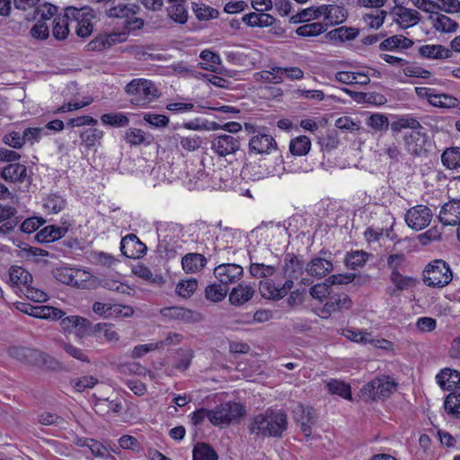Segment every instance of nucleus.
<instances>
[{
    "label": "nucleus",
    "instance_id": "1",
    "mask_svg": "<svg viewBox=\"0 0 460 460\" xmlns=\"http://www.w3.org/2000/svg\"><path fill=\"white\" fill-rule=\"evenodd\" d=\"M288 425L287 414L281 410L268 409L254 416L249 425L251 433L262 437H281Z\"/></svg>",
    "mask_w": 460,
    "mask_h": 460
},
{
    "label": "nucleus",
    "instance_id": "2",
    "mask_svg": "<svg viewBox=\"0 0 460 460\" xmlns=\"http://www.w3.org/2000/svg\"><path fill=\"white\" fill-rule=\"evenodd\" d=\"M126 93L130 96L129 102L135 106L146 107L160 96L155 84L146 79H133L125 87Z\"/></svg>",
    "mask_w": 460,
    "mask_h": 460
},
{
    "label": "nucleus",
    "instance_id": "3",
    "mask_svg": "<svg viewBox=\"0 0 460 460\" xmlns=\"http://www.w3.org/2000/svg\"><path fill=\"white\" fill-rule=\"evenodd\" d=\"M397 384L388 376H381L365 384L359 391V397L366 402L385 400L395 390Z\"/></svg>",
    "mask_w": 460,
    "mask_h": 460
},
{
    "label": "nucleus",
    "instance_id": "4",
    "mask_svg": "<svg viewBox=\"0 0 460 460\" xmlns=\"http://www.w3.org/2000/svg\"><path fill=\"white\" fill-rule=\"evenodd\" d=\"M452 278V270L443 260L432 261L423 270V282L430 288H443L450 283Z\"/></svg>",
    "mask_w": 460,
    "mask_h": 460
},
{
    "label": "nucleus",
    "instance_id": "5",
    "mask_svg": "<svg viewBox=\"0 0 460 460\" xmlns=\"http://www.w3.org/2000/svg\"><path fill=\"white\" fill-rule=\"evenodd\" d=\"M244 408L241 403L228 402L211 410V423L215 426L228 424L244 414Z\"/></svg>",
    "mask_w": 460,
    "mask_h": 460
},
{
    "label": "nucleus",
    "instance_id": "6",
    "mask_svg": "<svg viewBox=\"0 0 460 460\" xmlns=\"http://www.w3.org/2000/svg\"><path fill=\"white\" fill-rule=\"evenodd\" d=\"M8 355L23 364L40 366L47 362L48 355L35 349L13 346L8 349Z\"/></svg>",
    "mask_w": 460,
    "mask_h": 460
},
{
    "label": "nucleus",
    "instance_id": "7",
    "mask_svg": "<svg viewBox=\"0 0 460 460\" xmlns=\"http://www.w3.org/2000/svg\"><path fill=\"white\" fill-rule=\"evenodd\" d=\"M240 146L239 138L229 134L217 135L211 140V150L220 157L236 153Z\"/></svg>",
    "mask_w": 460,
    "mask_h": 460
},
{
    "label": "nucleus",
    "instance_id": "8",
    "mask_svg": "<svg viewBox=\"0 0 460 460\" xmlns=\"http://www.w3.org/2000/svg\"><path fill=\"white\" fill-rule=\"evenodd\" d=\"M81 16V10L75 7H67L62 16L55 17L53 21V36L58 40H65L69 33V25L72 18L79 19Z\"/></svg>",
    "mask_w": 460,
    "mask_h": 460
},
{
    "label": "nucleus",
    "instance_id": "9",
    "mask_svg": "<svg viewBox=\"0 0 460 460\" xmlns=\"http://www.w3.org/2000/svg\"><path fill=\"white\" fill-rule=\"evenodd\" d=\"M431 210L423 205H419L408 209L405 214V222L414 230H421L430 223Z\"/></svg>",
    "mask_w": 460,
    "mask_h": 460
},
{
    "label": "nucleus",
    "instance_id": "10",
    "mask_svg": "<svg viewBox=\"0 0 460 460\" xmlns=\"http://www.w3.org/2000/svg\"><path fill=\"white\" fill-rule=\"evenodd\" d=\"M214 275L220 284L228 288L241 279L243 269L236 263H223L214 269Z\"/></svg>",
    "mask_w": 460,
    "mask_h": 460
},
{
    "label": "nucleus",
    "instance_id": "11",
    "mask_svg": "<svg viewBox=\"0 0 460 460\" xmlns=\"http://www.w3.org/2000/svg\"><path fill=\"white\" fill-rule=\"evenodd\" d=\"M127 40L125 32L100 33L86 45L88 51H102Z\"/></svg>",
    "mask_w": 460,
    "mask_h": 460
},
{
    "label": "nucleus",
    "instance_id": "12",
    "mask_svg": "<svg viewBox=\"0 0 460 460\" xmlns=\"http://www.w3.org/2000/svg\"><path fill=\"white\" fill-rule=\"evenodd\" d=\"M351 305L352 301L347 294L341 293L330 295L327 302L320 310V316L323 318H328L333 313L349 310Z\"/></svg>",
    "mask_w": 460,
    "mask_h": 460
},
{
    "label": "nucleus",
    "instance_id": "13",
    "mask_svg": "<svg viewBox=\"0 0 460 460\" xmlns=\"http://www.w3.org/2000/svg\"><path fill=\"white\" fill-rule=\"evenodd\" d=\"M294 419L296 422L300 423L301 430L305 437H310L312 434V426L317 420V414L315 410L310 406H304L297 404L294 411Z\"/></svg>",
    "mask_w": 460,
    "mask_h": 460
},
{
    "label": "nucleus",
    "instance_id": "14",
    "mask_svg": "<svg viewBox=\"0 0 460 460\" xmlns=\"http://www.w3.org/2000/svg\"><path fill=\"white\" fill-rule=\"evenodd\" d=\"M391 13L394 15V22L402 29L412 27L420 21L419 12L402 6L400 2L395 4Z\"/></svg>",
    "mask_w": 460,
    "mask_h": 460
},
{
    "label": "nucleus",
    "instance_id": "15",
    "mask_svg": "<svg viewBox=\"0 0 460 460\" xmlns=\"http://www.w3.org/2000/svg\"><path fill=\"white\" fill-rule=\"evenodd\" d=\"M146 246L136 234H128L121 239L120 251L127 258L137 259L146 252Z\"/></svg>",
    "mask_w": 460,
    "mask_h": 460
},
{
    "label": "nucleus",
    "instance_id": "16",
    "mask_svg": "<svg viewBox=\"0 0 460 460\" xmlns=\"http://www.w3.org/2000/svg\"><path fill=\"white\" fill-rule=\"evenodd\" d=\"M439 221L445 226H456L460 223V199L445 203L440 209Z\"/></svg>",
    "mask_w": 460,
    "mask_h": 460
},
{
    "label": "nucleus",
    "instance_id": "17",
    "mask_svg": "<svg viewBox=\"0 0 460 460\" xmlns=\"http://www.w3.org/2000/svg\"><path fill=\"white\" fill-rule=\"evenodd\" d=\"M277 147L275 139L268 134L259 133L253 136L249 141L250 152L254 154H269Z\"/></svg>",
    "mask_w": 460,
    "mask_h": 460
},
{
    "label": "nucleus",
    "instance_id": "18",
    "mask_svg": "<svg viewBox=\"0 0 460 460\" xmlns=\"http://www.w3.org/2000/svg\"><path fill=\"white\" fill-rule=\"evenodd\" d=\"M428 136L420 131H413L404 136V144L407 151L413 155L420 156L426 152Z\"/></svg>",
    "mask_w": 460,
    "mask_h": 460
},
{
    "label": "nucleus",
    "instance_id": "19",
    "mask_svg": "<svg viewBox=\"0 0 460 460\" xmlns=\"http://www.w3.org/2000/svg\"><path fill=\"white\" fill-rule=\"evenodd\" d=\"M255 293V288L244 282L239 283L229 293V302L235 306H241L250 301Z\"/></svg>",
    "mask_w": 460,
    "mask_h": 460
},
{
    "label": "nucleus",
    "instance_id": "20",
    "mask_svg": "<svg viewBox=\"0 0 460 460\" xmlns=\"http://www.w3.org/2000/svg\"><path fill=\"white\" fill-rule=\"evenodd\" d=\"M333 270L332 261L323 257L313 258L305 266V271L308 275L322 279Z\"/></svg>",
    "mask_w": 460,
    "mask_h": 460
},
{
    "label": "nucleus",
    "instance_id": "21",
    "mask_svg": "<svg viewBox=\"0 0 460 460\" xmlns=\"http://www.w3.org/2000/svg\"><path fill=\"white\" fill-rule=\"evenodd\" d=\"M437 383L446 391H454L460 388V372L444 368L436 376Z\"/></svg>",
    "mask_w": 460,
    "mask_h": 460
},
{
    "label": "nucleus",
    "instance_id": "22",
    "mask_svg": "<svg viewBox=\"0 0 460 460\" xmlns=\"http://www.w3.org/2000/svg\"><path fill=\"white\" fill-rule=\"evenodd\" d=\"M27 176V167L19 163L8 164L1 170V177L9 182H23Z\"/></svg>",
    "mask_w": 460,
    "mask_h": 460
},
{
    "label": "nucleus",
    "instance_id": "23",
    "mask_svg": "<svg viewBox=\"0 0 460 460\" xmlns=\"http://www.w3.org/2000/svg\"><path fill=\"white\" fill-rule=\"evenodd\" d=\"M323 9L324 20L332 25L341 24L348 18V11L343 5L337 4H323L320 6Z\"/></svg>",
    "mask_w": 460,
    "mask_h": 460
},
{
    "label": "nucleus",
    "instance_id": "24",
    "mask_svg": "<svg viewBox=\"0 0 460 460\" xmlns=\"http://www.w3.org/2000/svg\"><path fill=\"white\" fill-rule=\"evenodd\" d=\"M412 40L398 34L386 38L379 44L382 51H395L398 49H408L413 46Z\"/></svg>",
    "mask_w": 460,
    "mask_h": 460
},
{
    "label": "nucleus",
    "instance_id": "25",
    "mask_svg": "<svg viewBox=\"0 0 460 460\" xmlns=\"http://www.w3.org/2000/svg\"><path fill=\"white\" fill-rule=\"evenodd\" d=\"M419 54L426 58L444 59L452 57V49H449L443 45L432 44L422 45L419 48Z\"/></svg>",
    "mask_w": 460,
    "mask_h": 460
},
{
    "label": "nucleus",
    "instance_id": "26",
    "mask_svg": "<svg viewBox=\"0 0 460 460\" xmlns=\"http://www.w3.org/2000/svg\"><path fill=\"white\" fill-rule=\"evenodd\" d=\"M67 226H48L38 232L35 239L40 243H51L57 241L67 233Z\"/></svg>",
    "mask_w": 460,
    "mask_h": 460
},
{
    "label": "nucleus",
    "instance_id": "27",
    "mask_svg": "<svg viewBox=\"0 0 460 460\" xmlns=\"http://www.w3.org/2000/svg\"><path fill=\"white\" fill-rule=\"evenodd\" d=\"M207 264V259L203 254L190 252L181 259L182 269L187 273H195L202 270Z\"/></svg>",
    "mask_w": 460,
    "mask_h": 460
},
{
    "label": "nucleus",
    "instance_id": "28",
    "mask_svg": "<svg viewBox=\"0 0 460 460\" xmlns=\"http://www.w3.org/2000/svg\"><path fill=\"white\" fill-rule=\"evenodd\" d=\"M304 263L294 253H287L284 258L283 271L286 277L297 279L302 274Z\"/></svg>",
    "mask_w": 460,
    "mask_h": 460
},
{
    "label": "nucleus",
    "instance_id": "29",
    "mask_svg": "<svg viewBox=\"0 0 460 460\" xmlns=\"http://www.w3.org/2000/svg\"><path fill=\"white\" fill-rule=\"evenodd\" d=\"M15 213L16 209L14 208L0 204V223L4 222V224L0 226L1 234H5L15 227L17 221L12 218Z\"/></svg>",
    "mask_w": 460,
    "mask_h": 460
},
{
    "label": "nucleus",
    "instance_id": "30",
    "mask_svg": "<svg viewBox=\"0 0 460 460\" xmlns=\"http://www.w3.org/2000/svg\"><path fill=\"white\" fill-rule=\"evenodd\" d=\"M162 314L164 316L167 318L173 320H181L185 323H190L197 320L195 318V315H197V314H195L193 311L190 309L179 306L164 308L162 310Z\"/></svg>",
    "mask_w": 460,
    "mask_h": 460
},
{
    "label": "nucleus",
    "instance_id": "31",
    "mask_svg": "<svg viewBox=\"0 0 460 460\" xmlns=\"http://www.w3.org/2000/svg\"><path fill=\"white\" fill-rule=\"evenodd\" d=\"M359 34V30L353 27L341 26L330 31L326 38L331 40H339L341 42L352 40Z\"/></svg>",
    "mask_w": 460,
    "mask_h": 460
},
{
    "label": "nucleus",
    "instance_id": "32",
    "mask_svg": "<svg viewBox=\"0 0 460 460\" xmlns=\"http://www.w3.org/2000/svg\"><path fill=\"white\" fill-rule=\"evenodd\" d=\"M441 162L443 165L449 169L455 170L460 167V147L451 146L446 148L441 155Z\"/></svg>",
    "mask_w": 460,
    "mask_h": 460
},
{
    "label": "nucleus",
    "instance_id": "33",
    "mask_svg": "<svg viewBox=\"0 0 460 460\" xmlns=\"http://www.w3.org/2000/svg\"><path fill=\"white\" fill-rule=\"evenodd\" d=\"M184 3L185 2L172 4L166 9L168 17L179 24H185L188 22L189 15Z\"/></svg>",
    "mask_w": 460,
    "mask_h": 460
},
{
    "label": "nucleus",
    "instance_id": "34",
    "mask_svg": "<svg viewBox=\"0 0 460 460\" xmlns=\"http://www.w3.org/2000/svg\"><path fill=\"white\" fill-rule=\"evenodd\" d=\"M199 58L202 60L199 63L200 68L211 72H217V66L221 63V58L218 54L206 49L201 51Z\"/></svg>",
    "mask_w": 460,
    "mask_h": 460
},
{
    "label": "nucleus",
    "instance_id": "35",
    "mask_svg": "<svg viewBox=\"0 0 460 460\" xmlns=\"http://www.w3.org/2000/svg\"><path fill=\"white\" fill-rule=\"evenodd\" d=\"M387 12L385 10H376L367 13L362 16V22L369 29L378 30L385 22Z\"/></svg>",
    "mask_w": 460,
    "mask_h": 460
},
{
    "label": "nucleus",
    "instance_id": "36",
    "mask_svg": "<svg viewBox=\"0 0 460 460\" xmlns=\"http://www.w3.org/2000/svg\"><path fill=\"white\" fill-rule=\"evenodd\" d=\"M78 273V270L72 268H60L56 270L55 278L63 284L79 286Z\"/></svg>",
    "mask_w": 460,
    "mask_h": 460
},
{
    "label": "nucleus",
    "instance_id": "37",
    "mask_svg": "<svg viewBox=\"0 0 460 460\" xmlns=\"http://www.w3.org/2000/svg\"><path fill=\"white\" fill-rule=\"evenodd\" d=\"M322 15H323V9H320V6L318 7H309L302 10L301 12L297 13L295 15H292L289 19V22L291 23L296 24L304 22H307L310 20H314L320 18Z\"/></svg>",
    "mask_w": 460,
    "mask_h": 460
},
{
    "label": "nucleus",
    "instance_id": "38",
    "mask_svg": "<svg viewBox=\"0 0 460 460\" xmlns=\"http://www.w3.org/2000/svg\"><path fill=\"white\" fill-rule=\"evenodd\" d=\"M311 148V141L306 136H299L292 139L289 144V150L292 155L302 156L308 154Z\"/></svg>",
    "mask_w": 460,
    "mask_h": 460
},
{
    "label": "nucleus",
    "instance_id": "39",
    "mask_svg": "<svg viewBox=\"0 0 460 460\" xmlns=\"http://www.w3.org/2000/svg\"><path fill=\"white\" fill-rule=\"evenodd\" d=\"M193 460H217L214 448L206 443H198L193 448Z\"/></svg>",
    "mask_w": 460,
    "mask_h": 460
},
{
    "label": "nucleus",
    "instance_id": "40",
    "mask_svg": "<svg viewBox=\"0 0 460 460\" xmlns=\"http://www.w3.org/2000/svg\"><path fill=\"white\" fill-rule=\"evenodd\" d=\"M229 288L222 284H210L205 289V297L211 302H220L225 299Z\"/></svg>",
    "mask_w": 460,
    "mask_h": 460
},
{
    "label": "nucleus",
    "instance_id": "41",
    "mask_svg": "<svg viewBox=\"0 0 460 460\" xmlns=\"http://www.w3.org/2000/svg\"><path fill=\"white\" fill-rule=\"evenodd\" d=\"M241 177L246 181H259L265 177V172L261 170V166L256 163L246 164L241 170Z\"/></svg>",
    "mask_w": 460,
    "mask_h": 460
},
{
    "label": "nucleus",
    "instance_id": "42",
    "mask_svg": "<svg viewBox=\"0 0 460 460\" xmlns=\"http://www.w3.org/2000/svg\"><path fill=\"white\" fill-rule=\"evenodd\" d=\"M70 22H75V33L80 38H85L91 35L93 30V23L90 19L86 17V13L81 11V16L79 19L72 18Z\"/></svg>",
    "mask_w": 460,
    "mask_h": 460
},
{
    "label": "nucleus",
    "instance_id": "43",
    "mask_svg": "<svg viewBox=\"0 0 460 460\" xmlns=\"http://www.w3.org/2000/svg\"><path fill=\"white\" fill-rule=\"evenodd\" d=\"M326 387L330 394L340 395L344 399H351L350 386L343 381L332 379L326 384Z\"/></svg>",
    "mask_w": 460,
    "mask_h": 460
},
{
    "label": "nucleus",
    "instance_id": "44",
    "mask_svg": "<svg viewBox=\"0 0 460 460\" xmlns=\"http://www.w3.org/2000/svg\"><path fill=\"white\" fill-rule=\"evenodd\" d=\"M10 280L15 285H23L28 288L32 282V276L22 267H13L10 270Z\"/></svg>",
    "mask_w": 460,
    "mask_h": 460
},
{
    "label": "nucleus",
    "instance_id": "45",
    "mask_svg": "<svg viewBox=\"0 0 460 460\" xmlns=\"http://www.w3.org/2000/svg\"><path fill=\"white\" fill-rule=\"evenodd\" d=\"M433 27L441 32H454L457 29V23L445 14H438L433 21Z\"/></svg>",
    "mask_w": 460,
    "mask_h": 460
},
{
    "label": "nucleus",
    "instance_id": "46",
    "mask_svg": "<svg viewBox=\"0 0 460 460\" xmlns=\"http://www.w3.org/2000/svg\"><path fill=\"white\" fill-rule=\"evenodd\" d=\"M101 120L103 124L114 128H123L128 125L129 119L123 113H105L102 115Z\"/></svg>",
    "mask_w": 460,
    "mask_h": 460
},
{
    "label": "nucleus",
    "instance_id": "47",
    "mask_svg": "<svg viewBox=\"0 0 460 460\" xmlns=\"http://www.w3.org/2000/svg\"><path fill=\"white\" fill-rule=\"evenodd\" d=\"M259 290L261 295L265 298L274 300L282 298L280 295L279 296V294H280L279 286H277L271 280L267 279L264 281H260Z\"/></svg>",
    "mask_w": 460,
    "mask_h": 460
},
{
    "label": "nucleus",
    "instance_id": "48",
    "mask_svg": "<svg viewBox=\"0 0 460 460\" xmlns=\"http://www.w3.org/2000/svg\"><path fill=\"white\" fill-rule=\"evenodd\" d=\"M103 137V131L99 128H86L80 134V138L82 143L85 145L87 148H92L95 146L96 142H98Z\"/></svg>",
    "mask_w": 460,
    "mask_h": 460
},
{
    "label": "nucleus",
    "instance_id": "49",
    "mask_svg": "<svg viewBox=\"0 0 460 460\" xmlns=\"http://www.w3.org/2000/svg\"><path fill=\"white\" fill-rule=\"evenodd\" d=\"M369 253L364 251H356L349 253L345 259V264L348 268L355 270L362 267L368 260Z\"/></svg>",
    "mask_w": 460,
    "mask_h": 460
},
{
    "label": "nucleus",
    "instance_id": "50",
    "mask_svg": "<svg viewBox=\"0 0 460 460\" xmlns=\"http://www.w3.org/2000/svg\"><path fill=\"white\" fill-rule=\"evenodd\" d=\"M394 132H400L403 128L419 129L422 128L420 123L413 117H401L391 124Z\"/></svg>",
    "mask_w": 460,
    "mask_h": 460
},
{
    "label": "nucleus",
    "instance_id": "51",
    "mask_svg": "<svg viewBox=\"0 0 460 460\" xmlns=\"http://www.w3.org/2000/svg\"><path fill=\"white\" fill-rule=\"evenodd\" d=\"M198 288V280L194 278L181 280L176 285L175 292L183 298L190 297Z\"/></svg>",
    "mask_w": 460,
    "mask_h": 460
},
{
    "label": "nucleus",
    "instance_id": "52",
    "mask_svg": "<svg viewBox=\"0 0 460 460\" xmlns=\"http://www.w3.org/2000/svg\"><path fill=\"white\" fill-rule=\"evenodd\" d=\"M326 31L325 25L321 22H313L302 25L296 30L297 35L302 37L318 36Z\"/></svg>",
    "mask_w": 460,
    "mask_h": 460
},
{
    "label": "nucleus",
    "instance_id": "53",
    "mask_svg": "<svg viewBox=\"0 0 460 460\" xmlns=\"http://www.w3.org/2000/svg\"><path fill=\"white\" fill-rule=\"evenodd\" d=\"M445 411L455 418H460V394H449L444 402Z\"/></svg>",
    "mask_w": 460,
    "mask_h": 460
},
{
    "label": "nucleus",
    "instance_id": "54",
    "mask_svg": "<svg viewBox=\"0 0 460 460\" xmlns=\"http://www.w3.org/2000/svg\"><path fill=\"white\" fill-rule=\"evenodd\" d=\"M193 12L195 13L196 17L199 20H210L217 18L218 16L217 10L208 6L204 4H197L193 3L192 5Z\"/></svg>",
    "mask_w": 460,
    "mask_h": 460
},
{
    "label": "nucleus",
    "instance_id": "55",
    "mask_svg": "<svg viewBox=\"0 0 460 460\" xmlns=\"http://www.w3.org/2000/svg\"><path fill=\"white\" fill-rule=\"evenodd\" d=\"M97 383L98 379L93 376H84L70 380V385L79 393L84 392L85 389L93 388Z\"/></svg>",
    "mask_w": 460,
    "mask_h": 460
},
{
    "label": "nucleus",
    "instance_id": "56",
    "mask_svg": "<svg viewBox=\"0 0 460 460\" xmlns=\"http://www.w3.org/2000/svg\"><path fill=\"white\" fill-rule=\"evenodd\" d=\"M66 205V199L57 194L49 195L44 202L45 208L54 214L60 212Z\"/></svg>",
    "mask_w": 460,
    "mask_h": 460
},
{
    "label": "nucleus",
    "instance_id": "57",
    "mask_svg": "<svg viewBox=\"0 0 460 460\" xmlns=\"http://www.w3.org/2000/svg\"><path fill=\"white\" fill-rule=\"evenodd\" d=\"M390 279L399 290H405L416 284V279L411 277H405L401 272H391Z\"/></svg>",
    "mask_w": 460,
    "mask_h": 460
},
{
    "label": "nucleus",
    "instance_id": "58",
    "mask_svg": "<svg viewBox=\"0 0 460 460\" xmlns=\"http://www.w3.org/2000/svg\"><path fill=\"white\" fill-rule=\"evenodd\" d=\"M275 272V267L264 263H251L250 273L256 279L267 278L272 276Z\"/></svg>",
    "mask_w": 460,
    "mask_h": 460
},
{
    "label": "nucleus",
    "instance_id": "59",
    "mask_svg": "<svg viewBox=\"0 0 460 460\" xmlns=\"http://www.w3.org/2000/svg\"><path fill=\"white\" fill-rule=\"evenodd\" d=\"M406 266V257L402 253L391 254L387 258V267L391 272L404 271Z\"/></svg>",
    "mask_w": 460,
    "mask_h": 460
},
{
    "label": "nucleus",
    "instance_id": "60",
    "mask_svg": "<svg viewBox=\"0 0 460 460\" xmlns=\"http://www.w3.org/2000/svg\"><path fill=\"white\" fill-rule=\"evenodd\" d=\"M127 143L131 146H138L146 142V133L140 128H128L124 137Z\"/></svg>",
    "mask_w": 460,
    "mask_h": 460
},
{
    "label": "nucleus",
    "instance_id": "61",
    "mask_svg": "<svg viewBox=\"0 0 460 460\" xmlns=\"http://www.w3.org/2000/svg\"><path fill=\"white\" fill-rule=\"evenodd\" d=\"M22 132L10 131L3 137L2 141L15 149H19L24 146V139Z\"/></svg>",
    "mask_w": 460,
    "mask_h": 460
},
{
    "label": "nucleus",
    "instance_id": "62",
    "mask_svg": "<svg viewBox=\"0 0 460 460\" xmlns=\"http://www.w3.org/2000/svg\"><path fill=\"white\" fill-rule=\"evenodd\" d=\"M309 293L314 298L323 301V298L329 297L331 295L330 285L326 280L323 283L315 284L309 289Z\"/></svg>",
    "mask_w": 460,
    "mask_h": 460
},
{
    "label": "nucleus",
    "instance_id": "63",
    "mask_svg": "<svg viewBox=\"0 0 460 460\" xmlns=\"http://www.w3.org/2000/svg\"><path fill=\"white\" fill-rule=\"evenodd\" d=\"M201 144L202 139L199 136L180 137V145L186 151H195L200 147Z\"/></svg>",
    "mask_w": 460,
    "mask_h": 460
},
{
    "label": "nucleus",
    "instance_id": "64",
    "mask_svg": "<svg viewBox=\"0 0 460 460\" xmlns=\"http://www.w3.org/2000/svg\"><path fill=\"white\" fill-rule=\"evenodd\" d=\"M57 11V6L45 3L35 9V13L37 16H40V19L39 21L45 22V21L51 19L56 14Z\"/></svg>",
    "mask_w": 460,
    "mask_h": 460
}]
</instances>
